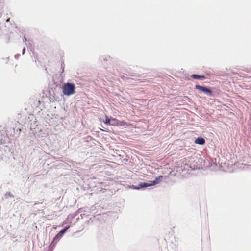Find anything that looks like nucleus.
Segmentation results:
<instances>
[{
    "label": "nucleus",
    "mask_w": 251,
    "mask_h": 251,
    "mask_svg": "<svg viewBox=\"0 0 251 251\" xmlns=\"http://www.w3.org/2000/svg\"><path fill=\"white\" fill-rule=\"evenodd\" d=\"M25 48H24V50H23V51H25Z\"/></svg>",
    "instance_id": "obj_9"
},
{
    "label": "nucleus",
    "mask_w": 251,
    "mask_h": 251,
    "mask_svg": "<svg viewBox=\"0 0 251 251\" xmlns=\"http://www.w3.org/2000/svg\"><path fill=\"white\" fill-rule=\"evenodd\" d=\"M131 125L130 124L126 123L124 121H119V120H118V124H117V126H129Z\"/></svg>",
    "instance_id": "obj_6"
},
{
    "label": "nucleus",
    "mask_w": 251,
    "mask_h": 251,
    "mask_svg": "<svg viewBox=\"0 0 251 251\" xmlns=\"http://www.w3.org/2000/svg\"><path fill=\"white\" fill-rule=\"evenodd\" d=\"M63 93L65 95H71L75 93V86L73 83H67L62 87Z\"/></svg>",
    "instance_id": "obj_1"
},
{
    "label": "nucleus",
    "mask_w": 251,
    "mask_h": 251,
    "mask_svg": "<svg viewBox=\"0 0 251 251\" xmlns=\"http://www.w3.org/2000/svg\"><path fill=\"white\" fill-rule=\"evenodd\" d=\"M195 88L196 89L200 90L201 91H203L205 93L209 94L210 95L212 94L211 90L205 87L201 86L199 85H196L195 86Z\"/></svg>",
    "instance_id": "obj_4"
},
{
    "label": "nucleus",
    "mask_w": 251,
    "mask_h": 251,
    "mask_svg": "<svg viewBox=\"0 0 251 251\" xmlns=\"http://www.w3.org/2000/svg\"><path fill=\"white\" fill-rule=\"evenodd\" d=\"M118 122V120L114 118H108L107 116H106V119L104 123L107 125H110L112 126H117Z\"/></svg>",
    "instance_id": "obj_3"
},
{
    "label": "nucleus",
    "mask_w": 251,
    "mask_h": 251,
    "mask_svg": "<svg viewBox=\"0 0 251 251\" xmlns=\"http://www.w3.org/2000/svg\"><path fill=\"white\" fill-rule=\"evenodd\" d=\"M69 226H68L64 228V229L61 230L59 232H58L55 236L54 237L53 240L55 241L62 237V236L64 234V233L69 229Z\"/></svg>",
    "instance_id": "obj_5"
},
{
    "label": "nucleus",
    "mask_w": 251,
    "mask_h": 251,
    "mask_svg": "<svg viewBox=\"0 0 251 251\" xmlns=\"http://www.w3.org/2000/svg\"><path fill=\"white\" fill-rule=\"evenodd\" d=\"M162 178H163V176H160L156 178L154 181H152L151 183H150V184H148L147 183H141V184L139 185L140 188L148 187V186H152L153 185L157 184L162 180Z\"/></svg>",
    "instance_id": "obj_2"
},
{
    "label": "nucleus",
    "mask_w": 251,
    "mask_h": 251,
    "mask_svg": "<svg viewBox=\"0 0 251 251\" xmlns=\"http://www.w3.org/2000/svg\"><path fill=\"white\" fill-rule=\"evenodd\" d=\"M205 140L204 138L201 137H199L197 138L195 141V143L196 144H200V145H203L205 143Z\"/></svg>",
    "instance_id": "obj_7"
},
{
    "label": "nucleus",
    "mask_w": 251,
    "mask_h": 251,
    "mask_svg": "<svg viewBox=\"0 0 251 251\" xmlns=\"http://www.w3.org/2000/svg\"><path fill=\"white\" fill-rule=\"evenodd\" d=\"M191 77L194 79H203L205 78V76L204 75H199L196 74H193L191 75Z\"/></svg>",
    "instance_id": "obj_8"
}]
</instances>
